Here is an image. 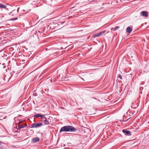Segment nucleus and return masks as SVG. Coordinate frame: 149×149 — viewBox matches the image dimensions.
<instances>
[{"mask_svg":"<svg viewBox=\"0 0 149 149\" xmlns=\"http://www.w3.org/2000/svg\"><path fill=\"white\" fill-rule=\"evenodd\" d=\"M76 130V129L73 126L68 125L62 127L60 131V132H74Z\"/></svg>","mask_w":149,"mask_h":149,"instance_id":"1","label":"nucleus"},{"mask_svg":"<svg viewBox=\"0 0 149 149\" xmlns=\"http://www.w3.org/2000/svg\"><path fill=\"white\" fill-rule=\"evenodd\" d=\"M42 125V123H33L31 125V128H37L40 127Z\"/></svg>","mask_w":149,"mask_h":149,"instance_id":"2","label":"nucleus"},{"mask_svg":"<svg viewBox=\"0 0 149 149\" xmlns=\"http://www.w3.org/2000/svg\"><path fill=\"white\" fill-rule=\"evenodd\" d=\"M122 132L125 135L128 136L131 135V133L130 131L123 130Z\"/></svg>","mask_w":149,"mask_h":149,"instance_id":"3","label":"nucleus"},{"mask_svg":"<svg viewBox=\"0 0 149 149\" xmlns=\"http://www.w3.org/2000/svg\"><path fill=\"white\" fill-rule=\"evenodd\" d=\"M105 32V31H104L100 32L99 33H97L96 34L93 35L92 36V37L94 38H95L97 37L100 36L102 34Z\"/></svg>","mask_w":149,"mask_h":149,"instance_id":"4","label":"nucleus"},{"mask_svg":"<svg viewBox=\"0 0 149 149\" xmlns=\"http://www.w3.org/2000/svg\"><path fill=\"white\" fill-rule=\"evenodd\" d=\"M26 126V125H24V122H22L19 123L18 125V130Z\"/></svg>","mask_w":149,"mask_h":149,"instance_id":"5","label":"nucleus"},{"mask_svg":"<svg viewBox=\"0 0 149 149\" xmlns=\"http://www.w3.org/2000/svg\"><path fill=\"white\" fill-rule=\"evenodd\" d=\"M34 116L36 117H40L42 118H45V116L43 115H40L39 114H35L34 115Z\"/></svg>","mask_w":149,"mask_h":149,"instance_id":"6","label":"nucleus"},{"mask_svg":"<svg viewBox=\"0 0 149 149\" xmlns=\"http://www.w3.org/2000/svg\"><path fill=\"white\" fill-rule=\"evenodd\" d=\"M142 15L146 17L148 16V14L147 12L145 11H143L141 13Z\"/></svg>","mask_w":149,"mask_h":149,"instance_id":"7","label":"nucleus"},{"mask_svg":"<svg viewBox=\"0 0 149 149\" xmlns=\"http://www.w3.org/2000/svg\"><path fill=\"white\" fill-rule=\"evenodd\" d=\"M132 28H131L130 27L128 26L127 28L126 31L128 33H130L132 31Z\"/></svg>","mask_w":149,"mask_h":149,"instance_id":"8","label":"nucleus"},{"mask_svg":"<svg viewBox=\"0 0 149 149\" xmlns=\"http://www.w3.org/2000/svg\"><path fill=\"white\" fill-rule=\"evenodd\" d=\"M45 120L43 121V123H44L45 125H48L49 124V121L47 120V118L45 117Z\"/></svg>","mask_w":149,"mask_h":149,"instance_id":"9","label":"nucleus"},{"mask_svg":"<svg viewBox=\"0 0 149 149\" xmlns=\"http://www.w3.org/2000/svg\"><path fill=\"white\" fill-rule=\"evenodd\" d=\"M40 139L39 138H36L33 139L32 141L33 143H35L38 141Z\"/></svg>","mask_w":149,"mask_h":149,"instance_id":"10","label":"nucleus"},{"mask_svg":"<svg viewBox=\"0 0 149 149\" xmlns=\"http://www.w3.org/2000/svg\"><path fill=\"white\" fill-rule=\"evenodd\" d=\"M6 7L5 5H4L1 3H0V8H5Z\"/></svg>","mask_w":149,"mask_h":149,"instance_id":"11","label":"nucleus"},{"mask_svg":"<svg viewBox=\"0 0 149 149\" xmlns=\"http://www.w3.org/2000/svg\"><path fill=\"white\" fill-rule=\"evenodd\" d=\"M119 28V26H116L113 28V30L115 31L116 30Z\"/></svg>","mask_w":149,"mask_h":149,"instance_id":"12","label":"nucleus"},{"mask_svg":"<svg viewBox=\"0 0 149 149\" xmlns=\"http://www.w3.org/2000/svg\"><path fill=\"white\" fill-rule=\"evenodd\" d=\"M17 19H18L17 18H13L11 19H10V20H11V21H15V20H17Z\"/></svg>","mask_w":149,"mask_h":149,"instance_id":"13","label":"nucleus"},{"mask_svg":"<svg viewBox=\"0 0 149 149\" xmlns=\"http://www.w3.org/2000/svg\"><path fill=\"white\" fill-rule=\"evenodd\" d=\"M118 77L120 79H122V77L121 75H120V74L119 75H118Z\"/></svg>","mask_w":149,"mask_h":149,"instance_id":"14","label":"nucleus"},{"mask_svg":"<svg viewBox=\"0 0 149 149\" xmlns=\"http://www.w3.org/2000/svg\"><path fill=\"white\" fill-rule=\"evenodd\" d=\"M2 143V142L1 141H0V146L1 145Z\"/></svg>","mask_w":149,"mask_h":149,"instance_id":"15","label":"nucleus"},{"mask_svg":"<svg viewBox=\"0 0 149 149\" xmlns=\"http://www.w3.org/2000/svg\"><path fill=\"white\" fill-rule=\"evenodd\" d=\"M6 68V66H4L3 67V68Z\"/></svg>","mask_w":149,"mask_h":149,"instance_id":"16","label":"nucleus"}]
</instances>
